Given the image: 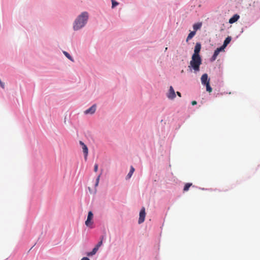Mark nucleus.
Returning a JSON list of instances; mask_svg holds the SVG:
<instances>
[{
	"instance_id": "a878e982",
	"label": "nucleus",
	"mask_w": 260,
	"mask_h": 260,
	"mask_svg": "<svg viewBox=\"0 0 260 260\" xmlns=\"http://www.w3.org/2000/svg\"><path fill=\"white\" fill-rule=\"evenodd\" d=\"M176 93H177V94L179 97H181V93H180V92L177 91V92H176Z\"/></svg>"
},
{
	"instance_id": "412c9836",
	"label": "nucleus",
	"mask_w": 260,
	"mask_h": 260,
	"mask_svg": "<svg viewBox=\"0 0 260 260\" xmlns=\"http://www.w3.org/2000/svg\"><path fill=\"white\" fill-rule=\"evenodd\" d=\"M112 8H113L115 6L118 5V3L116 2L115 0H112Z\"/></svg>"
},
{
	"instance_id": "6ab92c4d",
	"label": "nucleus",
	"mask_w": 260,
	"mask_h": 260,
	"mask_svg": "<svg viewBox=\"0 0 260 260\" xmlns=\"http://www.w3.org/2000/svg\"><path fill=\"white\" fill-rule=\"evenodd\" d=\"M104 239V237H101V241L97 244V245L95 246L98 249L99 248V247L102 245L103 244V240Z\"/></svg>"
},
{
	"instance_id": "1a4fd4ad",
	"label": "nucleus",
	"mask_w": 260,
	"mask_h": 260,
	"mask_svg": "<svg viewBox=\"0 0 260 260\" xmlns=\"http://www.w3.org/2000/svg\"><path fill=\"white\" fill-rule=\"evenodd\" d=\"M95 110H96V105H93L90 108H89V109L85 110L84 113L86 114H92L95 112Z\"/></svg>"
},
{
	"instance_id": "20e7f679",
	"label": "nucleus",
	"mask_w": 260,
	"mask_h": 260,
	"mask_svg": "<svg viewBox=\"0 0 260 260\" xmlns=\"http://www.w3.org/2000/svg\"><path fill=\"white\" fill-rule=\"evenodd\" d=\"M145 215H146L145 209L144 207H142V209H141V211H140V214H139V220H138V222L139 224H141L144 221Z\"/></svg>"
},
{
	"instance_id": "f03ea898",
	"label": "nucleus",
	"mask_w": 260,
	"mask_h": 260,
	"mask_svg": "<svg viewBox=\"0 0 260 260\" xmlns=\"http://www.w3.org/2000/svg\"><path fill=\"white\" fill-rule=\"evenodd\" d=\"M202 63V59L200 56L192 55L191 60L190 61L189 68L191 67L194 72H198L200 70V66Z\"/></svg>"
},
{
	"instance_id": "f257e3e1",
	"label": "nucleus",
	"mask_w": 260,
	"mask_h": 260,
	"mask_svg": "<svg viewBox=\"0 0 260 260\" xmlns=\"http://www.w3.org/2000/svg\"><path fill=\"white\" fill-rule=\"evenodd\" d=\"M88 19V14L86 12H82L75 19L73 28L75 30H77L85 26Z\"/></svg>"
},
{
	"instance_id": "f3484780",
	"label": "nucleus",
	"mask_w": 260,
	"mask_h": 260,
	"mask_svg": "<svg viewBox=\"0 0 260 260\" xmlns=\"http://www.w3.org/2000/svg\"><path fill=\"white\" fill-rule=\"evenodd\" d=\"M192 185V183H187L186 184H185L184 187V188H183V191H187L189 190V187Z\"/></svg>"
},
{
	"instance_id": "9b49d317",
	"label": "nucleus",
	"mask_w": 260,
	"mask_h": 260,
	"mask_svg": "<svg viewBox=\"0 0 260 260\" xmlns=\"http://www.w3.org/2000/svg\"><path fill=\"white\" fill-rule=\"evenodd\" d=\"M240 18L239 15L238 14L234 15L232 18H231L229 21L230 23H233L236 22Z\"/></svg>"
},
{
	"instance_id": "39448f33",
	"label": "nucleus",
	"mask_w": 260,
	"mask_h": 260,
	"mask_svg": "<svg viewBox=\"0 0 260 260\" xmlns=\"http://www.w3.org/2000/svg\"><path fill=\"white\" fill-rule=\"evenodd\" d=\"M93 213L91 211L88 212L87 218L85 221V224L87 226L90 227L93 223L92 219L93 218Z\"/></svg>"
},
{
	"instance_id": "f8f14e48",
	"label": "nucleus",
	"mask_w": 260,
	"mask_h": 260,
	"mask_svg": "<svg viewBox=\"0 0 260 260\" xmlns=\"http://www.w3.org/2000/svg\"><path fill=\"white\" fill-rule=\"evenodd\" d=\"M231 41V37H228L224 40L223 42V44L222 45V48L224 49L226 46L230 43Z\"/></svg>"
},
{
	"instance_id": "423d86ee",
	"label": "nucleus",
	"mask_w": 260,
	"mask_h": 260,
	"mask_svg": "<svg viewBox=\"0 0 260 260\" xmlns=\"http://www.w3.org/2000/svg\"><path fill=\"white\" fill-rule=\"evenodd\" d=\"M167 97L171 100H173L176 97L175 90L172 86L170 87L169 92L167 93Z\"/></svg>"
},
{
	"instance_id": "a211bd4d",
	"label": "nucleus",
	"mask_w": 260,
	"mask_h": 260,
	"mask_svg": "<svg viewBox=\"0 0 260 260\" xmlns=\"http://www.w3.org/2000/svg\"><path fill=\"white\" fill-rule=\"evenodd\" d=\"M63 54H64V55L69 59H70V60H71L72 61H74V59L73 58L71 57V56L69 54V53H68L66 51H63Z\"/></svg>"
},
{
	"instance_id": "393cba45",
	"label": "nucleus",
	"mask_w": 260,
	"mask_h": 260,
	"mask_svg": "<svg viewBox=\"0 0 260 260\" xmlns=\"http://www.w3.org/2000/svg\"><path fill=\"white\" fill-rule=\"evenodd\" d=\"M81 260H89V259L87 257H84L81 259Z\"/></svg>"
},
{
	"instance_id": "4be33fe9",
	"label": "nucleus",
	"mask_w": 260,
	"mask_h": 260,
	"mask_svg": "<svg viewBox=\"0 0 260 260\" xmlns=\"http://www.w3.org/2000/svg\"><path fill=\"white\" fill-rule=\"evenodd\" d=\"M98 170V165L97 164H95L94 166V171L97 172Z\"/></svg>"
},
{
	"instance_id": "2eb2a0df",
	"label": "nucleus",
	"mask_w": 260,
	"mask_h": 260,
	"mask_svg": "<svg viewBox=\"0 0 260 260\" xmlns=\"http://www.w3.org/2000/svg\"><path fill=\"white\" fill-rule=\"evenodd\" d=\"M134 171H135L134 168L133 166H131L129 172L128 173V174L126 176V179H129L132 177Z\"/></svg>"
},
{
	"instance_id": "7ed1b4c3",
	"label": "nucleus",
	"mask_w": 260,
	"mask_h": 260,
	"mask_svg": "<svg viewBox=\"0 0 260 260\" xmlns=\"http://www.w3.org/2000/svg\"><path fill=\"white\" fill-rule=\"evenodd\" d=\"M202 84L205 85L206 90L209 92H211L212 88L210 85V79H208V75L207 74H203L201 78Z\"/></svg>"
},
{
	"instance_id": "0eeeda50",
	"label": "nucleus",
	"mask_w": 260,
	"mask_h": 260,
	"mask_svg": "<svg viewBox=\"0 0 260 260\" xmlns=\"http://www.w3.org/2000/svg\"><path fill=\"white\" fill-rule=\"evenodd\" d=\"M224 50V49L222 48L221 47H220V48H217L214 52V54L213 55V56H212L211 57V61H214L216 58H217V56L218 55L219 52L221 51H223Z\"/></svg>"
},
{
	"instance_id": "5701e85b",
	"label": "nucleus",
	"mask_w": 260,
	"mask_h": 260,
	"mask_svg": "<svg viewBox=\"0 0 260 260\" xmlns=\"http://www.w3.org/2000/svg\"><path fill=\"white\" fill-rule=\"evenodd\" d=\"M0 86L2 88H5V84L3 83L1 80H0Z\"/></svg>"
},
{
	"instance_id": "b1692460",
	"label": "nucleus",
	"mask_w": 260,
	"mask_h": 260,
	"mask_svg": "<svg viewBox=\"0 0 260 260\" xmlns=\"http://www.w3.org/2000/svg\"><path fill=\"white\" fill-rule=\"evenodd\" d=\"M197 102L196 101H193L191 102V104L193 106L197 105Z\"/></svg>"
},
{
	"instance_id": "dca6fc26",
	"label": "nucleus",
	"mask_w": 260,
	"mask_h": 260,
	"mask_svg": "<svg viewBox=\"0 0 260 260\" xmlns=\"http://www.w3.org/2000/svg\"><path fill=\"white\" fill-rule=\"evenodd\" d=\"M99 249H98L96 247H95L92 250V251L90 252H88L87 253V255L89 256H92L93 255H94L97 251Z\"/></svg>"
},
{
	"instance_id": "6e6552de",
	"label": "nucleus",
	"mask_w": 260,
	"mask_h": 260,
	"mask_svg": "<svg viewBox=\"0 0 260 260\" xmlns=\"http://www.w3.org/2000/svg\"><path fill=\"white\" fill-rule=\"evenodd\" d=\"M201 49V45L200 43H197L195 46L194 50V53L192 55H195L196 56H200L199 55V52Z\"/></svg>"
},
{
	"instance_id": "4468645a",
	"label": "nucleus",
	"mask_w": 260,
	"mask_h": 260,
	"mask_svg": "<svg viewBox=\"0 0 260 260\" xmlns=\"http://www.w3.org/2000/svg\"><path fill=\"white\" fill-rule=\"evenodd\" d=\"M196 35V31H191L188 35L187 39H186V42H188L189 40L191 39L193 36Z\"/></svg>"
},
{
	"instance_id": "ddd939ff",
	"label": "nucleus",
	"mask_w": 260,
	"mask_h": 260,
	"mask_svg": "<svg viewBox=\"0 0 260 260\" xmlns=\"http://www.w3.org/2000/svg\"><path fill=\"white\" fill-rule=\"evenodd\" d=\"M202 25V24L201 22L194 24L193 25V28L194 29V31L196 32V31L198 29H200Z\"/></svg>"
},
{
	"instance_id": "aec40b11",
	"label": "nucleus",
	"mask_w": 260,
	"mask_h": 260,
	"mask_svg": "<svg viewBox=\"0 0 260 260\" xmlns=\"http://www.w3.org/2000/svg\"><path fill=\"white\" fill-rule=\"evenodd\" d=\"M101 175H102V173H101L100 175H99V176L96 178V183L95 184V187L98 186Z\"/></svg>"
},
{
	"instance_id": "9d476101",
	"label": "nucleus",
	"mask_w": 260,
	"mask_h": 260,
	"mask_svg": "<svg viewBox=\"0 0 260 260\" xmlns=\"http://www.w3.org/2000/svg\"><path fill=\"white\" fill-rule=\"evenodd\" d=\"M79 143L82 147L83 152L85 155V158H86L88 155V148L83 142L80 141Z\"/></svg>"
}]
</instances>
